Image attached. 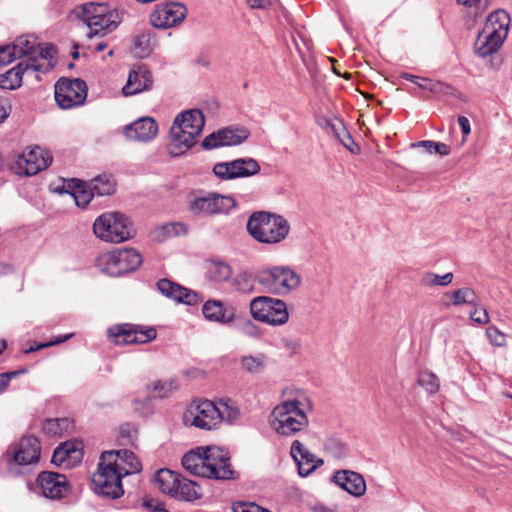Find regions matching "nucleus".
<instances>
[{
    "instance_id": "aec40b11",
    "label": "nucleus",
    "mask_w": 512,
    "mask_h": 512,
    "mask_svg": "<svg viewBox=\"0 0 512 512\" xmlns=\"http://www.w3.org/2000/svg\"><path fill=\"white\" fill-rule=\"evenodd\" d=\"M290 454L297 464L298 474L307 477L323 464V460L317 458L298 440H295L290 448Z\"/></svg>"
},
{
    "instance_id": "cd10ccee",
    "label": "nucleus",
    "mask_w": 512,
    "mask_h": 512,
    "mask_svg": "<svg viewBox=\"0 0 512 512\" xmlns=\"http://www.w3.org/2000/svg\"><path fill=\"white\" fill-rule=\"evenodd\" d=\"M202 313L211 322L229 324L235 318L234 309L227 307L219 300H208L203 304Z\"/></svg>"
},
{
    "instance_id": "774afa93",
    "label": "nucleus",
    "mask_w": 512,
    "mask_h": 512,
    "mask_svg": "<svg viewBox=\"0 0 512 512\" xmlns=\"http://www.w3.org/2000/svg\"><path fill=\"white\" fill-rule=\"evenodd\" d=\"M72 336H73V334H67L64 336H56L55 338H53L49 341V344H50V346H53V345L63 343L65 341H67L68 339H70Z\"/></svg>"
},
{
    "instance_id": "6e6d98bb",
    "label": "nucleus",
    "mask_w": 512,
    "mask_h": 512,
    "mask_svg": "<svg viewBox=\"0 0 512 512\" xmlns=\"http://www.w3.org/2000/svg\"><path fill=\"white\" fill-rule=\"evenodd\" d=\"M11 44L0 46V66L7 65L18 59Z\"/></svg>"
},
{
    "instance_id": "9d476101",
    "label": "nucleus",
    "mask_w": 512,
    "mask_h": 512,
    "mask_svg": "<svg viewBox=\"0 0 512 512\" xmlns=\"http://www.w3.org/2000/svg\"><path fill=\"white\" fill-rule=\"evenodd\" d=\"M52 162L50 153L39 147H29L17 155L12 170L18 175L32 176L46 169Z\"/></svg>"
},
{
    "instance_id": "20e7f679",
    "label": "nucleus",
    "mask_w": 512,
    "mask_h": 512,
    "mask_svg": "<svg viewBox=\"0 0 512 512\" xmlns=\"http://www.w3.org/2000/svg\"><path fill=\"white\" fill-rule=\"evenodd\" d=\"M247 230L260 243L276 244L288 236L290 225L280 215L260 211L253 213L249 217Z\"/></svg>"
},
{
    "instance_id": "423d86ee",
    "label": "nucleus",
    "mask_w": 512,
    "mask_h": 512,
    "mask_svg": "<svg viewBox=\"0 0 512 512\" xmlns=\"http://www.w3.org/2000/svg\"><path fill=\"white\" fill-rule=\"evenodd\" d=\"M259 283L274 295H288L300 285L301 276L290 266H269L259 271Z\"/></svg>"
},
{
    "instance_id": "f257e3e1",
    "label": "nucleus",
    "mask_w": 512,
    "mask_h": 512,
    "mask_svg": "<svg viewBox=\"0 0 512 512\" xmlns=\"http://www.w3.org/2000/svg\"><path fill=\"white\" fill-rule=\"evenodd\" d=\"M283 397L272 410L270 426L278 435L293 437L308 428L313 402L302 389H287Z\"/></svg>"
},
{
    "instance_id": "bb28decb",
    "label": "nucleus",
    "mask_w": 512,
    "mask_h": 512,
    "mask_svg": "<svg viewBox=\"0 0 512 512\" xmlns=\"http://www.w3.org/2000/svg\"><path fill=\"white\" fill-rule=\"evenodd\" d=\"M505 39L506 37L497 34L495 30L482 28L475 41V52L480 57L489 56L500 49Z\"/></svg>"
},
{
    "instance_id": "4468645a",
    "label": "nucleus",
    "mask_w": 512,
    "mask_h": 512,
    "mask_svg": "<svg viewBox=\"0 0 512 512\" xmlns=\"http://www.w3.org/2000/svg\"><path fill=\"white\" fill-rule=\"evenodd\" d=\"M199 450L206 453L205 467L209 468L205 471L206 478L216 480H228L234 477V471L229 463L228 452L220 447H199Z\"/></svg>"
},
{
    "instance_id": "a18cd8bd",
    "label": "nucleus",
    "mask_w": 512,
    "mask_h": 512,
    "mask_svg": "<svg viewBox=\"0 0 512 512\" xmlns=\"http://www.w3.org/2000/svg\"><path fill=\"white\" fill-rule=\"evenodd\" d=\"M266 359L264 354L243 356L240 361L241 367L249 373H258L265 366Z\"/></svg>"
},
{
    "instance_id": "864d4df0",
    "label": "nucleus",
    "mask_w": 512,
    "mask_h": 512,
    "mask_svg": "<svg viewBox=\"0 0 512 512\" xmlns=\"http://www.w3.org/2000/svg\"><path fill=\"white\" fill-rule=\"evenodd\" d=\"M233 512H270L267 509H264L258 506L255 503L251 502H238L234 503L232 506Z\"/></svg>"
},
{
    "instance_id": "603ef678",
    "label": "nucleus",
    "mask_w": 512,
    "mask_h": 512,
    "mask_svg": "<svg viewBox=\"0 0 512 512\" xmlns=\"http://www.w3.org/2000/svg\"><path fill=\"white\" fill-rule=\"evenodd\" d=\"M474 309L470 312V319L478 324H486L489 322V315L485 308L478 305V299L476 300V306H472Z\"/></svg>"
},
{
    "instance_id": "c03bdc74",
    "label": "nucleus",
    "mask_w": 512,
    "mask_h": 512,
    "mask_svg": "<svg viewBox=\"0 0 512 512\" xmlns=\"http://www.w3.org/2000/svg\"><path fill=\"white\" fill-rule=\"evenodd\" d=\"M325 451L335 459H343L348 455L347 446L338 438L330 437L324 442Z\"/></svg>"
},
{
    "instance_id": "3c124183",
    "label": "nucleus",
    "mask_w": 512,
    "mask_h": 512,
    "mask_svg": "<svg viewBox=\"0 0 512 512\" xmlns=\"http://www.w3.org/2000/svg\"><path fill=\"white\" fill-rule=\"evenodd\" d=\"M240 331L242 334L252 339L258 340L262 337L261 328L251 320H245L240 326Z\"/></svg>"
},
{
    "instance_id": "5fc2aeb1",
    "label": "nucleus",
    "mask_w": 512,
    "mask_h": 512,
    "mask_svg": "<svg viewBox=\"0 0 512 512\" xmlns=\"http://www.w3.org/2000/svg\"><path fill=\"white\" fill-rule=\"evenodd\" d=\"M487 337L491 344L501 347L505 345V335L499 331L496 327L491 326L486 330Z\"/></svg>"
},
{
    "instance_id": "a19ab883",
    "label": "nucleus",
    "mask_w": 512,
    "mask_h": 512,
    "mask_svg": "<svg viewBox=\"0 0 512 512\" xmlns=\"http://www.w3.org/2000/svg\"><path fill=\"white\" fill-rule=\"evenodd\" d=\"M401 78L415 83L418 87L422 89L429 90L433 93H440L444 91V88L446 87L444 83L439 81H433L426 78H421L419 76L409 74V73H402Z\"/></svg>"
},
{
    "instance_id": "f3484780",
    "label": "nucleus",
    "mask_w": 512,
    "mask_h": 512,
    "mask_svg": "<svg viewBox=\"0 0 512 512\" xmlns=\"http://www.w3.org/2000/svg\"><path fill=\"white\" fill-rule=\"evenodd\" d=\"M186 15L187 9L182 3H160L150 14L149 20L155 28L168 29L180 24Z\"/></svg>"
},
{
    "instance_id": "bf43d9fd",
    "label": "nucleus",
    "mask_w": 512,
    "mask_h": 512,
    "mask_svg": "<svg viewBox=\"0 0 512 512\" xmlns=\"http://www.w3.org/2000/svg\"><path fill=\"white\" fill-rule=\"evenodd\" d=\"M23 372H24V370L1 373L0 374V393H2L7 388V386L9 385V382L12 378L16 377L17 375H19Z\"/></svg>"
},
{
    "instance_id": "2eb2a0df",
    "label": "nucleus",
    "mask_w": 512,
    "mask_h": 512,
    "mask_svg": "<svg viewBox=\"0 0 512 512\" xmlns=\"http://www.w3.org/2000/svg\"><path fill=\"white\" fill-rule=\"evenodd\" d=\"M41 446L39 440L34 436H24L19 442L10 446L6 457L8 465H31L39 461Z\"/></svg>"
},
{
    "instance_id": "680f3d73",
    "label": "nucleus",
    "mask_w": 512,
    "mask_h": 512,
    "mask_svg": "<svg viewBox=\"0 0 512 512\" xmlns=\"http://www.w3.org/2000/svg\"><path fill=\"white\" fill-rule=\"evenodd\" d=\"M433 153L447 156L450 154V147L445 143L433 141Z\"/></svg>"
},
{
    "instance_id": "de8ad7c7",
    "label": "nucleus",
    "mask_w": 512,
    "mask_h": 512,
    "mask_svg": "<svg viewBox=\"0 0 512 512\" xmlns=\"http://www.w3.org/2000/svg\"><path fill=\"white\" fill-rule=\"evenodd\" d=\"M178 389L177 381L174 379L159 380L153 383L155 397L166 398Z\"/></svg>"
},
{
    "instance_id": "c85d7f7f",
    "label": "nucleus",
    "mask_w": 512,
    "mask_h": 512,
    "mask_svg": "<svg viewBox=\"0 0 512 512\" xmlns=\"http://www.w3.org/2000/svg\"><path fill=\"white\" fill-rule=\"evenodd\" d=\"M82 458L81 443L67 441L58 446L52 455V463L57 466L69 467Z\"/></svg>"
},
{
    "instance_id": "4d7b16f0",
    "label": "nucleus",
    "mask_w": 512,
    "mask_h": 512,
    "mask_svg": "<svg viewBox=\"0 0 512 512\" xmlns=\"http://www.w3.org/2000/svg\"><path fill=\"white\" fill-rule=\"evenodd\" d=\"M148 42H149V38L146 36V35H139L135 38V50H136V53L140 56V57H144L146 55L149 54L150 50L148 48Z\"/></svg>"
},
{
    "instance_id": "1a4fd4ad",
    "label": "nucleus",
    "mask_w": 512,
    "mask_h": 512,
    "mask_svg": "<svg viewBox=\"0 0 512 512\" xmlns=\"http://www.w3.org/2000/svg\"><path fill=\"white\" fill-rule=\"evenodd\" d=\"M141 254L133 248L115 249L102 253L95 259V266L109 276H121L136 270L142 263Z\"/></svg>"
},
{
    "instance_id": "a211bd4d",
    "label": "nucleus",
    "mask_w": 512,
    "mask_h": 512,
    "mask_svg": "<svg viewBox=\"0 0 512 512\" xmlns=\"http://www.w3.org/2000/svg\"><path fill=\"white\" fill-rule=\"evenodd\" d=\"M249 136L245 128H224L206 136L202 141L205 150L216 149L223 146H234L244 142Z\"/></svg>"
},
{
    "instance_id": "4c0bfd02",
    "label": "nucleus",
    "mask_w": 512,
    "mask_h": 512,
    "mask_svg": "<svg viewBox=\"0 0 512 512\" xmlns=\"http://www.w3.org/2000/svg\"><path fill=\"white\" fill-rule=\"evenodd\" d=\"M72 182L74 183V186L71 195L73 196L76 205L79 207H85L95 196L90 184L78 179H73Z\"/></svg>"
},
{
    "instance_id": "79ce46f5",
    "label": "nucleus",
    "mask_w": 512,
    "mask_h": 512,
    "mask_svg": "<svg viewBox=\"0 0 512 512\" xmlns=\"http://www.w3.org/2000/svg\"><path fill=\"white\" fill-rule=\"evenodd\" d=\"M451 303L454 306L463 304L476 306L477 296L473 289L469 287H462L453 291L450 295Z\"/></svg>"
},
{
    "instance_id": "6ab92c4d",
    "label": "nucleus",
    "mask_w": 512,
    "mask_h": 512,
    "mask_svg": "<svg viewBox=\"0 0 512 512\" xmlns=\"http://www.w3.org/2000/svg\"><path fill=\"white\" fill-rule=\"evenodd\" d=\"M37 485L47 499H61L68 492L66 476L56 472H41L37 477Z\"/></svg>"
},
{
    "instance_id": "4be33fe9",
    "label": "nucleus",
    "mask_w": 512,
    "mask_h": 512,
    "mask_svg": "<svg viewBox=\"0 0 512 512\" xmlns=\"http://www.w3.org/2000/svg\"><path fill=\"white\" fill-rule=\"evenodd\" d=\"M159 292L167 298L186 305H196L202 301L199 294L191 289L178 285L168 279L157 282Z\"/></svg>"
},
{
    "instance_id": "393cba45",
    "label": "nucleus",
    "mask_w": 512,
    "mask_h": 512,
    "mask_svg": "<svg viewBox=\"0 0 512 512\" xmlns=\"http://www.w3.org/2000/svg\"><path fill=\"white\" fill-rule=\"evenodd\" d=\"M332 481L354 497H361L366 492L364 477L351 470H339L333 474Z\"/></svg>"
},
{
    "instance_id": "473e14b6",
    "label": "nucleus",
    "mask_w": 512,
    "mask_h": 512,
    "mask_svg": "<svg viewBox=\"0 0 512 512\" xmlns=\"http://www.w3.org/2000/svg\"><path fill=\"white\" fill-rule=\"evenodd\" d=\"M231 275V267L222 260L213 259L205 263V277L210 282L223 283L228 281Z\"/></svg>"
},
{
    "instance_id": "338daca9",
    "label": "nucleus",
    "mask_w": 512,
    "mask_h": 512,
    "mask_svg": "<svg viewBox=\"0 0 512 512\" xmlns=\"http://www.w3.org/2000/svg\"><path fill=\"white\" fill-rule=\"evenodd\" d=\"M246 4L251 9H265V8H267V3L264 0H246Z\"/></svg>"
},
{
    "instance_id": "09e8293b",
    "label": "nucleus",
    "mask_w": 512,
    "mask_h": 512,
    "mask_svg": "<svg viewBox=\"0 0 512 512\" xmlns=\"http://www.w3.org/2000/svg\"><path fill=\"white\" fill-rule=\"evenodd\" d=\"M453 273L449 272L442 276L428 272L425 273L422 277V284L425 286H447L449 285L453 280Z\"/></svg>"
},
{
    "instance_id": "e433bc0d",
    "label": "nucleus",
    "mask_w": 512,
    "mask_h": 512,
    "mask_svg": "<svg viewBox=\"0 0 512 512\" xmlns=\"http://www.w3.org/2000/svg\"><path fill=\"white\" fill-rule=\"evenodd\" d=\"M173 498L183 501H193L201 497L200 487L194 481L179 478V485L176 487Z\"/></svg>"
},
{
    "instance_id": "5701e85b",
    "label": "nucleus",
    "mask_w": 512,
    "mask_h": 512,
    "mask_svg": "<svg viewBox=\"0 0 512 512\" xmlns=\"http://www.w3.org/2000/svg\"><path fill=\"white\" fill-rule=\"evenodd\" d=\"M43 69L40 65L32 64V68L28 67L25 63H18L15 67L7 71L5 74L0 75V88L6 90H15L22 85L23 77L33 76L39 80L37 70Z\"/></svg>"
},
{
    "instance_id": "13d9d810",
    "label": "nucleus",
    "mask_w": 512,
    "mask_h": 512,
    "mask_svg": "<svg viewBox=\"0 0 512 512\" xmlns=\"http://www.w3.org/2000/svg\"><path fill=\"white\" fill-rule=\"evenodd\" d=\"M234 284L238 290H246L250 286V276L246 272L238 273L234 278Z\"/></svg>"
},
{
    "instance_id": "9b49d317",
    "label": "nucleus",
    "mask_w": 512,
    "mask_h": 512,
    "mask_svg": "<svg viewBox=\"0 0 512 512\" xmlns=\"http://www.w3.org/2000/svg\"><path fill=\"white\" fill-rule=\"evenodd\" d=\"M87 85L81 79L61 78L55 84V100L62 109H71L84 104Z\"/></svg>"
},
{
    "instance_id": "69168bd1",
    "label": "nucleus",
    "mask_w": 512,
    "mask_h": 512,
    "mask_svg": "<svg viewBox=\"0 0 512 512\" xmlns=\"http://www.w3.org/2000/svg\"><path fill=\"white\" fill-rule=\"evenodd\" d=\"M458 124L461 128V131L464 136H467L471 132L470 122L469 119L465 116H459L458 118Z\"/></svg>"
},
{
    "instance_id": "58836bf2",
    "label": "nucleus",
    "mask_w": 512,
    "mask_h": 512,
    "mask_svg": "<svg viewBox=\"0 0 512 512\" xmlns=\"http://www.w3.org/2000/svg\"><path fill=\"white\" fill-rule=\"evenodd\" d=\"M94 195L106 196L115 191V181L109 175H100L89 182Z\"/></svg>"
},
{
    "instance_id": "7c9ffc66",
    "label": "nucleus",
    "mask_w": 512,
    "mask_h": 512,
    "mask_svg": "<svg viewBox=\"0 0 512 512\" xmlns=\"http://www.w3.org/2000/svg\"><path fill=\"white\" fill-rule=\"evenodd\" d=\"M104 453L113 454V458H115V467L123 476L138 473L142 469L139 459L129 450H110L105 451Z\"/></svg>"
},
{
    "instance_id": "72a5a7b5",
    "label": "nucleus",
    "mask_w": 512,
    "mask_h": 512,
    "mask_svg": "<svg viewBox=\"0 0 512 512\" xmlns=\"http://www.w3.org/2000/svg\"><path fill=\"white\" fill-rule=\"evenodd\" d=\"M205 459L206 453L199 450V447L196 450H192L184 454L182 457V466L185 470L189 471L193 475L205 476V471H208L209 468L205 467Z\"/></svg>"
},
{
    "instance_id": "ddd939ff",
    "label": "nucleus",
    "mask_w": 512,
    "mask_h": 512,
    "mask_svg": "<svg viewBox=\"0 0 512 512\" xmlns=\"http://www.w3.org/2000/svg\"><path fill=\"white\" fill-rule=\"evenodd\" d=\"M108 337L116 345L144 344L151 342L157 336L154 328H143L132 324H120L107 331Z\"/></svg>"
},
{
    "instance_id": "e2e57ef3",
    "label": "nucleus",
    "mask_w": 512,
    "mask_h": 512,
    "mask_svg": "<svg viewBox=\"0 0 512 512\" xmlns=\"http://www.w3.org/2000/svg\"><path fill=\"white\" fill-rule=\"evenodd\" d=\"M411 148H423L426 153H433V141L432 140H424L412 143L410 145Z\"/></svg>"
},
{
    "instance_id": "f704fd0d",
    "label": "nucleus",
    "mask_w": 512,
    "mask_h": 512,
    "mask_svg": "<svg viewBox=\"0 0 512 512\" xmlns=\"http://www.w3.org/2000/svg\"><path fill=\"white\" fill-rule=\"evenodd\" d=\"M180 476L169 469H160L154 475L155 486L164 494L174 497Z\"/></svg>"
},
{
    "instance_id": "7ed1b4c3",
    "label": "nucleus",
    "mask_w": 512,
    "mask_h": 512,
    "mask_svg": "<svg viewBox=\"0 0 512 512\" xmlns=\"http://www.w3.org/2000/svg\"><path fill=\"white\" fill-rule=\"evenodd\" d=\"M74 13L88 27L89 38L105 36L113 32L121 22L118 12L106 3L87 2L76 6Z\"/></svg>"
},
{
    "instance_id": "0e129e2a",
    "label": "nucleus",
    "mask_w": 512,
    "mask_h": 512,
    "mask_svg": "<svg viewBox=\"0 0 512 512\" xmlns=\"http://www.w3.org/2000/svg\"><path fill=\"white\" fill-rule=\"evenodd\" d=\"M283 345L286 350L292 354H296L300 351L301 345L298 341L293 339H285Z\"/></svg>"
},
{
    "instance_id": "6e6552de",
    "label": "nucleus",
    "mask_w": 512,
    "mask_h": 512,
    "mask_svg": "<svg viewBox=\"0 0 512 512\" xmlns=\"http://www.w3.org/2000/svg\"><path fill=\"white\" fill-rule=\"evenodd\" d=\"M93 232L104 242L121 243L133 237L129 219L119 212H107L96 218Z\"/></svg>"
},
{
    "instance_id": "f03ea898",
    "label": "nucleus",
    "mask_w": 512,
    "mask_h": 512,
    "mask_svg": "<svg viewBox=\"0 0 512 512\" xmlns=\"http://www.w3.org/2000/svg\"><path fill=\"white\" fill-rule=\"evenodd\" d=\"M240 415V409L230 399H194L183 412L182 422L187 427L210 431L217 429L223 422L235 423Z\"/></svg>"
},
{
    "instance_id": "ea45409f",
    "label": "nucleus",
    "mask_w": 512,
    "mask_h": 512,
    "mask_svg": "<svg viewBox=\"0 0 512 512\" xmlns=\"http://www.w3.org/2000/svg\"><path fill=\"white\" fill-rule=\"evenodd\" d=\"M269 296H258L250 301L249 309L252 318L261 323L268 321Z\"/></svg>"
},
{
    "instance_id": "49530a36",
    "label": "nucleus",
    "mask_w": 512,
    "mask_h": 512,
    "mask_svg": "<svg viewBox=\"0 0 512 512\" xmlns=\"http://www.w3.org/2000/svg\"><path fill=\"white\" fill-rule=\"evenodd\" d=\"M418 383L430 394L436 393L440 388L438 377L430 371L420 372L418 376Z\"/></svg>"
},
{
    "instance_id": "f8f14e48",
    "label": "nucleus",
    "mask_w": 512,
    "mask_h": 512,
    "mask_svg": "<svg viewBox=\"0 0 512 512\" xmlns=\"http://www.w3.org/2000/svg\"><path fill=\"white\" fill-rule=\"evenodd\" d=\"M236 206V201L230 196L217 193H207L195 197L189 204L190 211L196 216H211L229 213Z\"/></svg>"
},
{
    "instance_id": "dca6fc26",
    "label": "nucleus",
    "mask_w": 512,
    "mask_h": 512,
    "mask_svg": "<svg viewBox=\"0 0 512 512\" xmlns=\"http://www.w3.org/2000/svg\"><path fill=\"white\" fill-rule=\"evenodd\" d=\"M260 169V165L255 159L247 157L216 163L213 166V173L220 179L230 180L257 175Z\"/></svg>"
},
{
    "instance_id": "052dcab7",
    "label": "nucleus",
    "mask_w": 512,
    "mask_h": 512,
    "mask_svg": "<svg viewBox=\"0 0 512 512\" xmlns=\"http://www.w3.org/2000/svg\"><path fill=\"white\" fill-rule=\"evenodd\" d=\"M11 112V106L7 99L0 97V124L3 123Z\"/></svg>"
},
{
    "instance_id": "0eeeda50",
    "label": "nucleus",
    "mask_w": 512,
    "mask_h": 512,
    "mask_svg": "<svg viewBox=\"0 0 512 512\" xmlns=\"http://www.w3.org/2000/svg\"><path fill=\"white\" fill-rule=\"evenodd\" d=\"M11 45L17 58H24L19 63H25L30 68H32V64L40 65L43 67V69L37 70L40 73H46L51 69L50 60L55 53V48L51 44L42 46L37 42L35 36L24 35L18 37Z\"/></svg>"
},
{
    "instance_id": "c756f323",
    "label": "nucleus",
    "mask_w": 512,
    "mask_h": 512,
    "mask_svg": "<svg viewBox=\"0 0 512 512\" xmlns=\"http://www.w3.org/2000/svg\"><path fill=\"white\" fill-rule=\"evenodd\" d=\"M173 123L179 124L183 130L188 131L192 136L197 138L203 130L205 118L200 110L191 109L179 113L174 118Z\"/></svg>"
},
{
    "instance_id": "8fccbe9b",
    "label": "nucleus",
    "mask_w": 512,
    "mask_h": 512,
    "mask_svg": "<svg viewBox=\"0 0 512 512\" xmlns=\"http://www.w3.org/2000/svg\"><path fill=\"white\" fill-rule=\"evenodd\" d=\"M119 437L124 445H134L137 440V429L134 425L125 424L119 429Z\"/></svg>"
},
{
    "instance_id": "37998d69",
    "label": "nucleus",
    "mask_w": 512,
    "mask_h": 512,
    "mask_svg": "<svg viewBox=\"0 0 512 512\" xmlns=\"http://www.w3.org/2000/svg\"><path fill=\"white\" fill-rule=\"evenodd\" d=\"M70 426V422L67 418L61 419H47L42 426L43 432L48 436H60Z\"/></svg>"
},
{
    "instance_id": "a878e982",
    "label": "nucleus",
    "mask_w": 512,
    "mask_h": 512,
    "mask_svg": "<svg viewBox=\"0 0 512 512\" xmlns=\"http://www.w3.org/2000/svg\"><path fill=\"white\" fill-rule=\"evenodd\" d=\"M152 85L153 78L151 72L144 66H138L130 71L122 92L125 96H132L149 90Z\"/></svg>"
},
{
    "instance_id": "2f4dec72",
    "label": "nucleus",
    "mask_w": 512,
    "mask_h": 512,
    "mask_svg": "<svg viewBox=\"0 0 512 512\" xmlns=\"http://www.w3.org/2000/svg\"><path fill=\"white\" fill-rule=\"evenodd\" d=\"M269 303L270 304L267 311L269 319L268 321H265V324L273 327L285 325L290 318L286 302L279 298L270 297Z\"/></svg>"
},
{
    "instance_id": "412c9836",
    "label": "nucleus",
    "mask_w": 512,
    "mask_h": 512,
    "mask_svg": "<svg viewBox=\"0 0 512 512\" xmlns=\"http://www.w3.org/2000/svg\"><path fill=\"white\" fill-rule=\"evenodd\" d=\"M158 133V124L152 117H141L124 128L127 139L138 142H149Z\"/></svg>"
},
{
    "instance_id": "39448f33",
    "label": "nucleus",
    "mask_w": 512,
    "mask_h": 512,
    "mask_svg": "<svg viewBox=\"0 0 512 512\" xmlns=\"http://www.w3.org/2000/svg\"><path fill=\"white\" fill-rule=\"evenodd\" d=\"M111 453H102L96 472L92 476V487L96 494L111 499L120 498L124 494L122 478L115 467V458Z\"/></svg>"
},
{
    "instance_id": "b1692460",
    "label": "nucleus",
    "mask_w": 512,
    "mask_h": 512,
    "mask_svg": "<svg viewBox=\"0 0 512 512\" xmlns=\"http://www.w3.org/2000/svg\"><path fill=\"white\" fill-rule=\"evenodd\" d=\"M196 143V137L188 131L183 130L177 123H172L169 134V144L167 151L172 157L184 155Z\"/></svg>"
},
{
    "instance_id": "c9c22d12",
    "label": "nucleus",
    "mask_w": 512,
    "mask_h": 512,
    "mask_svg": "<svg viewBox=\"0 0 512 512\" xmlns=\"http://www.w3.org/2000/svg\"><path fill=\"white\" fill-rule=\"evenodd\" d=\"M509 24V15L504 10H496L488 15L483 28L495 30L497 34L507 37Z\"/></svg>"
}]
</instances>
